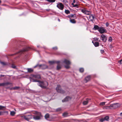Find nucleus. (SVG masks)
<instances>
[{
    "label": "nucleus",
    "instance_id": "f257e3e1",
    "mask_svg": "<svg viewBox=\"0 0 122 122\" xmlns=\"http://www.w3.org/2000/svg\"><path fill=\"white\" fill-rule=\"evenodd\" d=\"M30 80L33 82H38V85L42 88H45L48 85V84L46 81H41L34 79H39L41 78L40 75L38 74H32L30 76Z\"/></svg>",
    "mask_w": 122,
    "mask_h": 122
},
{
    "label": "nucleus",
    "instance_id": "f03ea898",
    "mask_svg": "<svg viewBox=\"0 0 122 122\" xmlns=\"http://www.w3.org/2000/svg\"><path fill=\"white\" fill-rule=\"evenodd\" d=\"M35 113L37 115L34 116L33 117V118L35 120L40 119L42 116L41 113L37 111H35Z\"/></svg>",
    "mask_w": 122,
    "mask_h": 122
},
{
    "label": "nucleus",
    "instance_id": "7ed1b4c3",
    "mask_svg": "<svg viewBox=\"0 0 122 122\" xmlns=\"http://www.w3.org/2000/svg\"><path fill=\"white\" fill-rule=\"evenodd\" d=\"M64 62L66 64L65 66V68L66 69L69 68L70 67L69 65L71 64V62L65 59Z\"/></svg>",
    "mask_w": 122,
    "mask_h": 122
},
{
    "label": "nucleus",
    "instance_id": "20e7f679",
    "mask_svg": "<svg viewBox=\"0 0 122 122\" xmlns=\"http://www.w3.org/2000/svg\"><path fill=\"white\" fill-rule=\"evenodd\" d=\"M56 89L58 92L61 93H63L64 92V91L61 89L60 86L59 85L57 86V87L56 88Z\"/></svg>",
    "mask_w": 122,
    "mask_h": 122
},
{
    "label": "nucleus",
    "instance_id": "39448f33",
    "mask_svg": "<svg viewBox=\"0 0 122 122\" xmlns=\"http://www.w3.org/2000/svg\"><path fill=\"white\" fill-rule=\"evenodd\" d=\"M56 6L59 9L61 10H63L64 8V5L61 3L58 2L57 3Z\"/></svg>",
    "mask_w": 122,
    "mask_h": 122
},
{
    "label": "nucleus",
    "instance_id": "423d86ee",
    "mask_svg": "<svg viewBox=\"0 0 122 122\" xmlns=\"http://www.w3.org/2000/svg\"><path fill=\"white\" fill-rule=\"evenodd\" d=\"M81 11L83 13L86 15H89L91 14L90 11L86 10L85 9H81Z\"/></svg>",
    "mask_w": 122,
    "mask_h": 122
},
{
    "label": "nucleus",
    "instance_id": "0eeeda50",
    "mask_svg": "<svg viewBox=\"0 0 122 122\" xmlns=\"http://www.w3.org/2000/svg\"><path fill=\"white\" fill-rule=\"evenodd\" d=\"M23 117L26 120L29 121V120L32 118V117L31 115H26L23 116Z\"/></svg>",
    "mask_w": 122,
    "mask_h": 122
},
{
    "label": "nucleus",
    "instance_id": "6e6552de",
    "mask_svg": "<svg viewBox=\"0 0 122 122\" xmlns=\"http://www.w3.org/2000/svg\"><path fill=\"white\" fill-rule=\"evenodd\" d=\"M101 34L104 33L106 31V30L103 27H100L98 30Z\"/></svg>",
    "mask_w": 122,
    "mask_h": 122
},
{
    "label": "nucleus",
    "instance_id": "1a4fd4ad",
    "mask_svg": "<svg viewBox=\"0 0 122 122\" xmlns=\"http://www.w3.org/2000/svg\"><path fill=\"white\" fill-rule=\"evenodd\" d=\"M39 67L42 69H45L47 68L48 66L46 65H40Z\"/></svg>",
    "mask_w": 122,
    "mask_h": 122
},
{
    "label": "nucleus",
    "instance_id": "9d476101",
    "mask_svg": "<svg viewBox=\"0 0 122 122\" xmlns=\"http://www.w3.org/2000/svg\"><path fill=\"white\" fill-rule=\"evenodd\" d=\"M11 83L9 82H4L2 83H0V86H7L9 85H10Z\"/></svg>",
    "mask_w": 122,
    "mask_h": 122
},
{
    "label": "nucleus",
    "instance_id": "9b49d317",
    "mask_svg": "<svg viewBox=\"0 0 122 122\" xmlns=\"http://www.w3.org/2000/svg\"><path fill=\"white\" fill-rule=\"evenodd\" d=\"M56 62L57 64V70H59L61 68V63L59 61H57Z\"/></svg>",
    "mask_w": 122,
    "mask_h": 122
},
{
    "label": "nucleus",
    "instance_id": "f8f14e48",
    "mask_svg": "<svg viewBox=\"0 0 122 122\" xmlns=\"http://www.w3.org/2000/svg\"><path fill=\"white\" fill-rule=\"evenodd\" d=\"M71 99V98L69 96L66 97L64 100H62V102H65L68 101Z\"/></svg>",
    "mask_w": 122,
    "mask_h": 122
},
{
    "label": "nucleus",
    "instance_id": "ddd939ff",
    "mask_svg": "<svg viewBox=\"0 0 122 122\" xmlns=\"http://www.w3.org/2000/svg\"><path fill=\"white\" fill-rule=\"evenodd\" d=\"M101 37L102 38V40L104 42H106L107 40V38L106 36L104 35H102Z\"/></svg>",
    "mask_w": 122,
    "mask_h": 122
},
{
    "label": "nucleus",
    "instance_id": "4468645a",
    "mask_svg": "<svg viewBox=\"0 0 122 122\" xmlns=\"http://www.w3.org/2000/svg\"><path fill=\"white\" fill-rule=\"evenodd\" d=\"M118 103H114L110 105V106L111 107H113L114 108H117L118 106Z\"/></svg>",
    "mask_w": 122,
    "mask_h": 122
},
{
    "label": "nucleus",
    "instance_id": "2eb2a0df",
    "mask_svg": "<svg viewBox=\"0 0 122 122\" xmlns=\"http://www.w3.org/2000/svg\"><path fill=\"white\" fill-rule=\"evenodd\" d=\"M90 100V99L88 98L86 99V101H84L83 102V104L84 105H86L89 102L88 101Z\"/></svg>",
    "mask_w": 122,
    "mask_h": 122
},
{
    "label": "nucleus",
    "instance_id": "dca6fc26",
    "mask_svg": "<svg viewBox=\"0 0 122 122\" xmlns=\"http://www.w3.org/2000/svg\"><path fill=\"white\" fill-rule=\"evenodd\" d=\"M99 28L100 27H99L97 25H95L94 26V27L93 28V29L95 30H98Z\"/></svg>",
    "mask_w": 122,
    "mask_h": 122
},
{
    "label": "nucleus",
    "instance_id": "f3484780",
    "mask_svg": "<svg viewBox=\"0 0 122 122\" xmlns=\"http://www.w3.org/2000/svg\"><path fill=\"white\" fill-rule=\"evenodd\" d=\"M91 78V76H88L86 77L85 78V80L86 81V82H87L88 81L90 80Z\"/></svg>",
    "mask_w": 122,
    "mask_h": 122
},
{
    "label": "nucleus",
    "instance_id": "a211bd4d",
    "mask_svg": "<svg viewBox=\"0 0 122 122\" xmlns=\"http://www.w3.org/2000/svg\"><path fill=\"white\" fill-rule=\"evenodd\" d=\"M89 18L91 20H93L94 19V17L93 15H90L89 16Z\"/></svg>",
    "mask_w": 122,
    "mask_h": 122
},
{
    "label": "nucleus",
    "instance_id": "6ab92c4d",
    "mask_svg": "<svg viewBox=\"0 0 122 122\" xmlns=\"http://www.w3.org/2000/svg\"><path fill=\"white\" fill-rule=\"evenodd\" d=\"M92 42L93 43V44L95 47H97L99 46V43L98 42H96L94 43L93 41H92Z\"/></svg>",
    "mask_w": 122,
    "mask_h": 122
},
{
    "label": "nucleus",
    "instance_id": "aec40b11",
    "mask_svg": "<svg viewBox=\"0 0 122 122\" xmlns=\"http://www.w3.org/2000/svg\"><path fill=\"white\" fill-rule=\"evenodd\" d=\"M28 72H31L33 71V70L31 68H27V69Z\"/></svg>",
    "mask_w": 122,
    "mask_h": 122
},
{
    "label": "nucleus",
    "instance_id": "412c9836",
    "mask_svg": "<svg viewBox=\"0 0 122 122\" xmlns=\"http://www.w3.org/2000/svg\"><path fill=\"white\" fill-rule=\"evenodd\" d=\"M20 88V87L18 86H15L14 87H12L11 88V89L12 90H17Z\"/></svg>",
    "mask_w": 122,
    "mask_h": 122
},
{
    "label": "nucleus",
    "instance_id": "4be33fe9",
    "mask_svg": "<svg viewBox=\"0 0 122 122\" xmlns=\"http://www.w3.org/2000/svg\"><path fill=\"white\" fill-rule=\"evenodd\" d=\"M104 118L105 119V120L108 121L109 120V117L108 116H107L105 117Z\"/></svg>",
    "mask_w": 122,
    "mask_h": 122
},
{
    "label": "nucleus",
    "instance_id": "5701e85b",
    "mask_svg": "<svg viewBox=\"0 0 122 122\" xmlns=\"http://www.w3.org/2000/svg\"><path fill=\"white\" fill-rule=\"evenodd\" d=\"M70 22L73 23H76V21L74 19H71L70 20Z\"/></svg>",
    "mask_w": 122,
    "mask_h": 122
},
{
    "label": "nucleus",
    "instance_id": "b1692460",
    "mask_svg": "<svg viewBox=\"0 0 122 122\" xmlns=\"http://www.w3.org/2000/svg\"><path fill=\"white\" fill-rule=\"evenodd\" d=\"M15 114V112L14 111H11L10 112V114L12 116H13Z\"/></svg>",
    "mask_w": 122,
    "mask_h": 122
},
{
    "label": "nucleus",
    "instance_id": "393cba45",
    "mask_svg": "<svg viewBox=\"0 0 122 122\" xmlns=\"http://www.w3.org/2000/svg\"><path fill=\"white\" fill-rule=\"evenodd\" d=\"M63 116L64 117H66L67 116L68 114L67 112H64L62 114Z\"/></svg>",
    "mask_w": 122,
    "mask_h": 122
},
{
    "label": "nucleus",
    "instance_id": "a878e982",
    "mask_svg": "<svg viewBox=\"0 0 122 122\" xmlns=\"http://www.w3.org/2000/svg\"><path fill=\"white\" fill-rule=\"evenodd\" d=\"M55 61H49V63L51 65H53L55 63Z\"/></svg>",
    "mask_w": 122,
    "mask_h": 122
},
{
    "label": "nucleus",
    "instance_id": "bb28decb",
    "mask_svg": "<svg viewBox=\"0 0 122 122\" xmlns=\"http://www.w3.org/2000/svg\"><path fill=\"white\" fill-rule=\"evenodd\" d=\"M28 50L26 49H24V50H21L18 53H21L22 52L24 51H28Z\"/></svg>",
    "mask_w": 122,
    "mask_h": 122
},
{
    "label": "nucleus",
    "instance_id": "cd10ccee",
    "mask_svg": "<svg viewBox=\"0 0 122 122\" xmlns=\"http://www.w3.org/2000/svg\"><path fill=\"white\" fill-rule=\"evenodd\" d=\"M56 0H46L47 1L49 2H54Z\"/></svg>",
    "mask_w": 122,
    "mask_h": 122
},
{
    "label": "nucleus",
    "instance_id": "c85d7f7f",
    "mask_svg": "<svg viewBox=\"0 0 122 122\" xmlns=\"http://www.w3.org/2000/svg\"><path fill=\"white\" fill-rule=\"evenodd\" d=\"M45 117L46 119H47L49 117V115L48 114H47L45 116Z\"/></svg>",
    "mask_w": 122,
    "mask_h": 122
},
{
    "label": "nucleus",
    "instance_id": "c756f323",
    "mask_svg": "<svg viewBox=\"0 0 122 122\" xmlns=\"http://www.w3.org/2000/svg\"><path fill=\"white\" fill-rule=\"evenodd\" d=\"M79 71L81 72H83L84 71V69L83 68H81L79 69Z\"/></svg>",
    "mask_w": 122,
    "mask_h": 122
},
{
    "label": "nucleus",
    "instance_id": "7c9ffc66",
    "mask_svg": "<svg viewBox=\"0 0 122 122\" xmlns=\"http://www.w3.org/2000/svg\"><path fill=\"white\" fill-rule=\"evenodd\" d=\"M65 12L66 14H68L70 13V11L68 10H65Z\"/></svg>",
    "mask_w": 122,
    "mask_h": 122
},
{
    "label": "nucleus",
    "instance_id": "2f4dec72",
    "mask_svg": "<svg viewBox=\"0 0 122 122\" xmlns=\"http://www.w3.org/2000/svg\"><path fill=\"white\" fill-rule=\"evenodd\" d=\"M0 63L1 64H2L3 65H6L7 64L5 62H0Z\"/></svg>",
    "mask_w": 122,
    "mask_h": 122
},
{
    "label": "nucleus",
    "instance_id": "473e14b6",
    "mask_svg": "<svg viewBox=\"0 0 122 122\" xmlns=\"http://www.w3.org/2000/svg\"><path fill=\"white\" fill-rule=\"evenodd\" d=\"M105 102H101L100 103V105H103L105 104Z\"/></svg>",
    "mask_w": 122,
    "mask_h": 122
},
{
    "label": "nucleus",
    "instance_id": "72a5a7b5",
    "mask_svg": "<svg viewBox=\"0 0 122 122\" xmlns=\"http://www.w3.org/2000/svg\"><path fill=\"white\" fill-rule=\"evenodd\" d=\"M112 40V38L111 37H110L108 39V41L110 42H111Z\"/></svg>",
    "mask_w": 122,
    "mask_h": 122
},
{
    "label": "nucleus",
    "instance_id": "f704fd0d",
    "mask_svg": "<svg viewBox=\"0 0 122 122\" xmlns=\"http://www.w3.org/2000/svg\"><path fill=\"white\" fill-rule=\"evenodd\" d=\"M105 120V119L104 118H102L100 120V121L102 122L104 121Z\"/></svg>",
    "mask_w": 122,
    "mask_h": 122
},
{
    "label": "nucleus",
    "instance_id": "c9c22d12",
    "mask_svg": "<svg viewBox=\"0 0 122 122\" xmlns=\"http://www.w3.org/2000/svg\"><path fill=\"white\" fill-rule=\"evenodd\" d=\"M72 5H73V6L74 7H77L78 6V5L77 4L74 5L73 3H72Z\"/></svg>",
    "mask_w": 122,
    "mask_h": 122
},
{
    "label": "nucleus",
    "instance_id": "e433bc0d",
    "mask_svg": "<svg viewBox=\"0 0 122 122\" xmlns=\"http://www.w3.org/2000/svg\"><path fill=\"white\" fill-rule=\"evenodd\" d=\"M70 16L71 17H74L76 16V15H73V14H71L70 15Z\"/></svg>",
    "mask_w": 122,
    "mask_h": 122
},
{
    "label": "nucleus",
    "instance_id": "4c0bfd02",
    "mask_svg": "<svg viewBox=\"0 0 122 122\" xmlns=\"http://www.w3.org/2000/svg\"><path fill=\"white\" fill-rule=\"evenodd\" d=\"M4 106H0V110L2 109L3 108H4Z\"/></svg>",
    "mask_w": 122,
    "mask_h": 122
},
{
    "label": "nucleus",
    "instance_id": "58836bf2",
    "mask_svg": "<svg viewBox=\"0 0 122 122\" xmlns=\"http://www.w3.org/2000/svg\"><path fill=\"white\" fill-rule=\"evenodd\" d=\"M53 49L54 50H56L57 49V48L56 47H53Z\"/></svg>",
    "mask_w": 122,
    "mask_h": 122
},
{
    "label": "nucleus",
    "instance_id": "ea45409f",
    "mask_svg": "<svg viewBox=\"0 0 122 122\" xmlns=\"http://www.w3.org/2000/svg\"><path fill=\"white\" fill-rule=\"evenodd\" d=\"M11 67L13 68H15V66L14 65H12Z\"/></svg>",
    "mask_w": 122,
    "mask_h": 122
},
{
    "label": "nucleus",
    "instance_id": "a19ab883",
    "mask_svg": "<svg viewBox=\"0 0 122 122\" xmlns=\"http://www.w3.org/2000/svg\"><path fill=\"white\" fill-rule=\"evenodd\" d=\"M94 39L95 41H98V38L96 37L94 38Z\"/></svg>",
    "mask_w": 122,
    "mask_h": 122
},
{
    "label": "nucleus",
    "instance_id": "79ce46f5",
    "mask_svg": "<svg viewBox=\"0 0 122 122\" xmlns=\"http://www.w3.org/2000/svg\"><path fill=\"white\" fill-rule=\"evenodd\" d=\"M39 65H38V64H37V65H36V66H34V68H36V67H37V66H39Z\"/></svg>",
    "mask_w": 122,
    "mask_h": 122
},
{
    "label": "nucleus",
    "instance_id": "37998d69",
    "mask_svg": "<svg viewBox=\"0 0 122 122\" xmlns=\"http://www.w3.org/2000/svg\"><path fill=\"white\" fill-rule=\"evenodd\" d=\"M109 24L108 23H107L106 24V25L107 26H108L109 25Z\"/></svg>",
    "mask_w": 122,
    "mask_h": 122
},
{
    "label": "nucleus",
    "instance_id": "c03bdc74",
    "mask_svg": "<svg viewBox=\"0 0 122 122\" xmlns=\"http://www.w3.org/2000/svg\"><path fill=\"white\" fill-rule=\"evenodd\" d=\"M121 62V61H118V63H119V64H122V63Z\"/></svg>",
    "mask_w": 122,
    "mask_h": 122
},
{
    "label": "nucleus",
    "instance_id": "a18cd8bd",
    "mask_svg": "<svg viewBox=\"0 0 122 122\" xmlns=\"http://www.w3.org/2000/svg\"><path fill=\"white\" fill-rule=\"evenodd\" d=\"M61 110V109L60 108H58L56 110L57 111H60Z\"/></svg>",
    "mask_w": 122,
    "mask_h": 122
},
{
    "label": "nucleus",
    "instance_id": "49530a36",
    "mask_svg": "<svg viewBox=\"0 0 122 122\" xmlns=\"http://www.w3.org/2000/svg\"><path fill=\"white\" fill-rule=\"evenodd\" d=\"M101 52L102 53H103L104 52V50H101Z\"/></svg>",
    "mask_w": 122,
    "mask_h": 122
},
{
    "label": "nucleus",
    "instance_id": "de8ad7c7",
    "mask_svg": "<svg viewBox=\"0 0 122 122\" xmlns=\"http://www.w3.org/2000/svg\"><path fill=\"white\" fill-rule=\"evenodd\" d=\"M0 76L1 77H4V75H1Z\"/></svg>",
    "mask_w": 122,
    "mask_h": 122
},
{
    "label": "nucleus",
    "instance_id": "09e8293b",
    "mask_svg": "<svg viewBox=\"0 0 122 122\" xmlns=\"http://www.w3.org/2000/svg\"><path fill=\"white\" fill-rule=\"evenodd\" d=\"M120 115L121 116H122V112L120 113Z\"/></svg>",
    "mask_w": 122,
    "mask_h": 122
},
{
    "label": "nucleus",
    "instance_id": "8fccbe9b",
    "mask_svg": "<svg viewBox=\"0 0 122 122\" xmlns=\"http://www.w3.org/2000/svg\"><path fill=\"white\" fill-rule=\"evenodd\" d=\"M2 113V112H0V115H1Z\"/></svg>",
    "mask_w": 122,
    "mask_h": 122
},
{
    "label": "nucleus",
    "instance_id": "3c124183",
    "mask_svg": "<svg viewBox=\"0 0 122 122\" xmlns=\"http://www.w3.org/2000/svg\"><path fill=\"white\" fill-rule=\"evenodd\" d=\"M76 2V1L75 0H73V3H75Z\"/></svg>",
    "mask_w": 122,
    "mask_h": 122
},
{
    "label": "nucleus",
    "instance_id": "603ef678",
    "mask_svg": "<svg viewBox=\"0 0 122 122\" xmlns=\"http://www.w3.org/2000/svg\"><path fill=\"white\" fill-rule=\"evenodd\" d=\"M46 10L47 11H49L50 10V9H47Z\"/></svg>",
    "mask_w": 122,
    "mask_h": 122
},
{
    "label": "nucleus",
    "instance_id": "864d4df0",
    "mask_svg": "<svg viewBox=\"0 0 122 122\" xmlns=\"http://www.w3.org/2000/svg\"><path fill=\"white\" fill-rule=\"evenodd\" d=\"M58 20L59 21H60V19H58Z\"/></svg>",
    "mask_w": 122,
    "mask_h": 122
},
{
    "label": "nucleus",
    "instance_id": "5fc2aeb1",
    "mask_svg": "<svg viewBox=\"0 0 122 122\" xmlns=\"http://www.w3.org/2000/svg\"><path fill=\"white\" fill-rule=\"evenodd\" d=\"M120 61H122V59L121 60H120Z\"/></svg>",
    "mask_w": 122,
    "mask_h": 122
},
{
    "label": "nucleus",
    "instance_id": "6e6d98bb",
    "mask_svg": "<svg viewBox=\"0 0 122 122\" xmlns=\"http://www.w3.org/2000/svg\"><path fill=\"white\" fill-rule=\"evenodd\" d=\"M1 0H0V4L1 3Z\"/></svg>",
    "mask_w": 122,
    "mask_h": 122
}]
</instances>
